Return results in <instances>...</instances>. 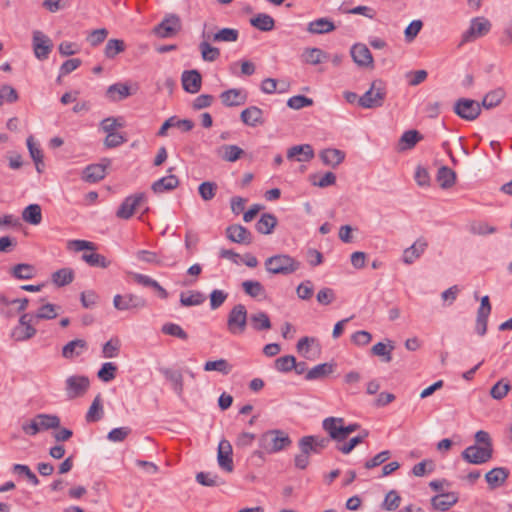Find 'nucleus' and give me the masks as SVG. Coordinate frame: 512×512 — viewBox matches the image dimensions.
<instances>
[{"instance_id": "9", "label": "nucleus", "mask_w": 512, "mask_h": 512, "mask_svg": "<svg viewBox=\"0 0 512 512\" xmlns=\"http://www.w3.org/2000/svg\"><path fill=\"white\" fill-rule=\"evenodd\" d=\"M490 28L491 23L487 19L483 17L473 18L469 29L462 35L461 44L471 42L478 37L486 35L490 31Z\"/></svg>"}, {"instance_id": "61", "label": "nucleus", "mask_w": 512, "mask_h": 512, "mask_svg": "<svg viewBox=\"0 0 512 512\" xmlns=\"http://www.w3.org/2000/svg\"><path fill=\"white\" fill-rule=\"evenodd\" d=\"M108 34L109 32L106 28L95 29L88 33L86 41L90 44V46L97 47L105 41Z\"/></svg>"}, {"instance_id": "27", "label": "nucleus", "mask_w": 512, "mask_h": 512, "mask_svg": "<svg viewBox=\"0 0 512 512\" xmlns=\"http://www.w3.org/2000/svg\"><path fill=\"white\" fill-rule=\"evenodd\" d=\"M509 476V470L504 467H496L485 474V479L491 489H495L505 483Z\"/></svg>"}, {"instance_id": "31", "label": "nucleus", "mask_w": 512, "mask_h": 512, "mask_svg": "<svg viewBox=\"0 0 512 512\" xmlns=\"http://www.w3.org/2000/svg\"><path fill=\"white\" fill-rule=\"evenodd\" d=\"M334 368V363L318 364L307 371L305 379L307 381L324 379L334 371Z\"/></svg>"}, {"instance_id": "32", "label": "nucleus", "mask_w": 512, "mask_h": 512, "mask_svg": "<svg viewBox=\"0 0 512 512\" xmlns=\"http://www.w3.org/2000/svg\"><path fill=\"white\" fill-rule=\"evenodd\" d=\"M395 346L393 341L387 339V343L378 342L371 348V353L375 356L381 357L382 361L389 363L392 361V351Z\"/></svg>"}, {"instance_id": "4", "label": "nucleus", "mask_w": 512, "mask_h": 512, "mask_svg": "<svg viewBox=\"0 0 512 512\" xmlns=\"http://www.w3.org/2000/svg\"><path fill=\"white\" fill-rule=\"evenodd\" d=\"M387 91L385 83L374 80L370 88L358 99V105L365 109H373L383 106Z\"/></svg>"}, {"instance_id": "48", "label": "nucleus", "mask_w": 512, "mask_h": 512, "mask_svg": "<svg viewBox=\"0 0 512 512\" xmlns=\"http://www.w3.org/2000/svg\"><path fill=\"white\" fill-rule=\"evenodd\" d=\"M203 368L207 372L217 371L223 375H228L232 371L233 366L226 359L221 358L215 361H207Z\"/></svg>"}, {"instance_id": "10", "label": "nucleus", "mask_w": 512, "mask_h": 512, "mask_svg": "<svg viewBox=\"0 0 512 512\" xmlns=\"http://www.w3.org/2000/svg\"><path fill=\"white\" fill-rule=\"evenodd\" d=\"M113 305L119 311L142 309L147 306L146 300L135 294H117L113 298Z\"/></svg>"}, {"instance_id": "47", "label": "nucleus", "mask_w": 512, "mask_h": 512, "mask_svg": "<svg viewBox=\"0 0 512 512\" xmlns=\"http://www.w3.org/2000/svg\"><path fill=\"white\" fill-rule=\"evenodd\" d=\"M422 139L423 136L417 130L404 132L399 141L401 150L412 149Z\"/></svg>"}, {"instance_id": "50", "label": "nucleus", "mask_w": 512, "mask_h": 512, "mask_svg": "<svg viewBox=\"0 0 512 512\" xmlns=\"http://www.w3.org/2000/svg\"><path fill=\"white\" fill-rule=\"evenodd\" d=\"M102 417H103L102 399H101V395L98 394L94 398V400L86 414V421L87 422H97Z\"/></svg>"}, {"instance_id": "42", "label": "nucleus", "mask_w": 512, "mask_h": 512, "mask_svg": "<svg viewBox=\"0 0 512 512\" xmlns=\"http://www.w3.org/2000/svg\"><path fill=\"white\" fill-rule=\"evenodd\" d=\"M22 218L31 225H38L42 221V211L38 204H30L24 208Z\"/></svg>"}, {"instance_id": "15", "label": "nucleus", "mask_w": 512, "mask_h": 512, "mask_svg": "<svg viewBox=\"0 0 512 512\" xmlns=\"http://www.w3.org/2000/svg\"><path fill=\"white\" fill-rule=\"evenodd\" d=\"M182 87L184 91L190 94H196L202 87L201 73L196 70H185L181 76Z\"/></svg>"}, {"instance_id": "37", "label": "nucleus", "mask_w": 512, "mask_h": 512, "mask_svg": "<svg viewBox=\"0 0 512 512\" xmlns=\"http://www.w3.org/2000/svg\"><path fill=\"white\" fill-rule=\"evenodd\" d=\"M249 321L252 328L257 332L269 330L272 326L268 314L263 311L251 314Z\"/></svg>"}, {"instance_id": "43", "label": "nucleus", "mask_w": 512, "mask_h": 512, "mask_svg": "<svg viewBox=\"0 0 512 512\" xmlns=\"http://www.w3.org/2000/svg\"><path fill=\"white\" fill-rule=\"evenodd\" d=\"M11 275L19 280H30L35 276V267L31 264L20 263L12 267Z\"/></svg>"}, {"instance_id": "40", "label": "nucleus", "mask_w": 512, "mask_h": 512, "mask_svg": "<svg viewBox=\"0 0 512 512\" xmlns=\"http://www.w3.org/2000/svg\"><path fill=\"white\" fill-rule=\"evenodd\" d=\"M250 24L260 31L268 32L274 29V19L265 13H259L255 17L250 19Z\"/></svg>"}, {"instance_id": "34", "label": "nucleus", "mask_w": 512, "mask_h": 512, "mask_svg": "<svg viewBox=\"0 0 512 512\" xmlns=\"http://www.w3.org/2000/svg\"><path fill=\"white\" fill-rule=\"evenodd\" d=\"M436 180L442 189H449L456 182V173L447 166H441L438 169Z\"/></svg>"}, {"instance_id": "29", "label": "nucleus", "mask_w": 512, "mask_h": 512, "mask_svg": "<svg viewBox=\"0 0 512 512\" xmlns=\"http://www.w3.org/2000/svg\"><path fill=\"white\" fill-rule=\"evenodd\" d=\"M87 348L88 345L84 339H75L63 346L62 356L66 359H73L80 356Z\"/></svg>"}, {"instance_id": "36", "label": "nucleus", "mask_w": 512, "mask_h": 512, "mask_svg": "<svg viewBox=\"0 0 512 512\" xmlns=\"http://www.w3.org/2000/svg\"><path fill=\"white\" fill-rule=\"evenodd\" d=\"M334 23L327 18H319L308 24L307 31L312 34H325L335 30Z\"/></svg>"}, {"instance_id": "33", "label": "nucleus", "mask_w": 512, "mask_h": 512, "mask_svg": "<svg viewBox=\"0 0 512 512\" xmlns=\"http://www.w3.org/2000/svg\"><path fill=\"white\" fill-rule=\"evenodd\" d=\"M106 175V166L102 164H92L83 171V179L89 183H96L102 180Z\"/></svg>"}, {"instance_id": "16", "label": "nucleus", "mask_w": 512, "mask_h": 512, "mask_svg": "<svg viewBox=\"0 0 512 512\" xmlns=\"http://www.w3.org/2000/svg\"><path fill=\"white\" fill-rule=\"evenodd\" d=\"M331 440L333 439L330 436L308 435L300 438L298 446H306L311 453L320 454L329 446Z\"/></svg>"}, {"instance_id": "28", "label": "nucleus", "mask_w": 512, "mask_h": 512, "mask_svg": "<svg viewBox=\"0 0 512 512\" xmlns=\"http://www.w3.org/2000/svg\"><path fill=\"white\" fill-rule=\"evenodd\" d=\"M161 374L172 384V388L178 396H181L184 389L183 375L180 371L171 368H160Z\"/></svg>"}, {"instance_id": "24", "label": "nucleus", "mask_w": 512, "mask_h": 512, "mask_svg": "<svg viewBox=\"0 0 512 512\" xmlns=\"http://www.w3.org/2000/svg\"><path fill=\"white\" fill-rule=\"evenodd\" d=\"M314 157V150L310 144L295 145L288 149L287 158H296L298 162H308Z\"/></svg>"}, {"instance_id": "39", "label": "nucleus", "mask_w": 512, "mask_h": 512, "mask_svg": "<svg viewBox=\"0 0 512 512\" xmlns=\"http://www.w3.org/2000/svg\"><path fill=\"white\" fill-rule=\"evenodd\" d=\"M277 225V218L270 213H263L255 225L256 230L261 234H271Z\"/></svg>"}, {"instance_id": "12", "label": "nucleus", "mask_w": 512, "mask_h": 512, "mask_svg": "<svg viewBox=\"0 0 512 512\" xmlns=\"http://www.w3.org/2000/svg\"><path fill=\"white\" fill-rule=\"evenodd\" d=\"M146 199L144 193H136L126 197L123 202L120 204L116 216L120 219H130L136 208L141 205V203Z\"/></svg>"}, {"instance_id": "52", "label": "nucleus", "mask_w": 512, "mask_h": 512, "mask_svg": "<svg viewBox=\"0 0 512 512\" xmlns=\"http://www.w3.org/2000/svg\"><path fill=\"white\" fill-rule=\"evenodd\" d=\"M37 421L41 430L58 429L60 418L57 415L38 414Z\"/></svg>"}, {"instance_id": "8", "label": "nucleus", "mask_w": 512, "mask_h": 512, "mask_svg": "<svg viewBox=\"0 0 512 512\" xmlns=\"http://www.w3.org/2000/svg\"><path fill=\"white\" fill-rule=\"evenodd\" d=\"M492 455L493 447H481L478 445H471L461 453V457L466 462L475 465L488 462L492 458Z\"/></svg>"}, {"instance_id": "5", "label": "nucleus", "mask_w": 512, "mask_h": 512, "mask_svg": "<svg viewBox=\"0 0 512 512\" xmlns=\"http://www.w3.org/2000/svg\"><path fill=\"white\" fill-rule=\"evenodd\" d=\"M248 313L245 305L237 304L228 313L227 330L231 335L238 336L247 329Z\"/></svg>"}, {"instance_id": "38", "label": "nucleus", "mask_w": 512, "mask_h": 512, "mask_svg": "<svg viewBox=\"0 0 512 512\" xmlns=\"http://www.w3.org/2000/svg\"><path fill=\"white\" fill-rule=\"evenodd\" d=\"M244 150L237 145H222L218 149V155L227 162H235L244 155Z\"/></svg>"}, {"instance_id": "25", "label": "nucleus", "mask_w": 512, "mask_h": 512, "mask_svg": "<svg viewBox=\"0 0 512 512\" xmlns=\"http://www.w3.org/2000/svg\"><path fill=\"white\" fill-rule=\"evenodd\" d=\"M241 121L250 127H256L264 123L263 111L257 106H250L240 114Z\"/></svg>"}, {"instance_id": "6", "label": "nucleus", "mask_w": 512, "mask_h": 512, "mask_svg": "<svg viewBox=\"0 0 512 512\" xmlns=\"http://www.w3.org/2000/svg\"><path fill=\"white\" fill-rule=\"evenodd\" d=\"M453 111L466 121H474L481 114V105L475 100L460 98L454 103Z\"/></svg>"}, {"instance_id": "64", "label": "nucleus", "mask_w": 512, "mask_h": 512, "mask_svg": "<svg viewBox=\"0 0 512 512\" xmlns=\"http://www.w3.org/2000/svg\"><path fill=\"white\" fill-rule=\"evenodd\" d=\"M313 105V99L304 95H296L288 99L287 106L294 110H299L304 107Z\"/></svg>"}, {"instance_id": "56", "label": "nucleus", "mask_w": 512, "mask_h": 512, "mask_svg": "<svg viewBox=\"0 0 512 512\" xmlns=\"http://www.w3.org/2000/svg\"><path fill=\"white\" fill-rule=\"evenodd\" d=\"M124 126L125 122L122 117H107L100 123V128L106 134L115 133L117 128H123Z\"/></svg>"}, {"instance_id": "14", "label": "nucleus", "mask_w": 512, "mask_h": 512, "mask_svg": "<svg viewBox=\"0 0 512 512\" xmlns=\"http://www.w3.org/2000/svg\"><path fill=\"white\" fill-rule=\"evenodd\" d=\"M52 40L41 31L33 32V50L36 58L45 60L52 51Z\"/></svg>"}, {"instance_id": "51", "label": "nucleus", "mask_w": 512, "mask_h": 512, "mask_svg": "<svg viewBox=\"0 0 512 512\" xmlns=\"http://www.w3.org/2000/svg\"><path fill=\"white\" fill-rule=\"evenodd\" d=\"M199 50L201 52V57L206 62H214L220 57V49L212 46L207 41H202L199 44Z\"/></svg>"}, {"instance_id": "3", "label": "nucleus", "mask_w": 512, "mask_h": 512, "mask_svg": "<svg viewBox=\"0 0 512 512\" xmlns=\"http://www.w3.org/2000/svg\"><path fill=\"white\" fill-rule=\"evenodd\" d=\"M265 269L271 274L289 275L300 268V262L287 254H277L265 260Z\"/></svg>"}, {"instance_id": "7", "label": "nucleus", "mask_w": 512, "mask_h": 512, "mask_svg": "<svg viewBox=\"0 0 512 512\" xmlns=\"http://www.w3.org/2000/svg\"><path fill=\"white\" fill-rule=\"evenodd\" d=\"M65 383V391L68 399H75L84 396L90 387V380L84 375L69 376Z\"/></svg>"}, {"instance_id": "30", "label": "nucleus", "mask_w": 512, "mask_h": 512, "mask_svg": "<svg viewBox=\"0 0 512 512\" xmlns=\"http://www.w3.org/2000/svg\"><path fill=\"white\" fill-rule=\"evenodd\" d=\"M202 37L213 42H236L239 38V31L234 28H222L212 35L203 32Z\"/></svg>"}, {"instance_id": "60", "label": "nucleus", "mask_w": 512, "mask_h": 512, "mask_svg": "<svg viewBox=\"0 0 512 512\" xmlns=\"http://www.w3.org/2000/svg\"><path fill=\"white\" fill-rule=\"evenodd\" d=\"M217 188L215 182L205 181L199 185L198 192L204 201H210L215 197Z\"/></svg>"}, {"instance_id": "55", "label": "nucleus", "mask_w": 512, "mask_h": 512, "mask_svg": "<svg viewBox=\"0 0 512 512\" xmlns=\"http://www.w3.org/2000/svg\"><path fill=\"white\" fill-rule=\"evenodd\" d=\"M81 258L92 267L107 268L111 264L105 256L98 253H84Z\"/></svg>"}, {"instance_id": "2", "label": "nucleus", "mask_w": 512, "mask_h": 512, "mask_svg": "<svg viewBox=\"0 0 512 512\" xmlns=\"http://www.w3.org/2000/svg\"><path fill=\"white\" fill-rule=\"evenodd\" d=\"M322 427L333 440L343 442L351 433L358 430L360 425L357 423H351L345 426L343 418L328 417L323 420Z\"/></svg>"}, {"instance_id": "17", "label": "nucleus", "mask_w": 512, "mask_h": 512, "mask_svg": "<svg viewBox=\"0 0 512 512\" xmlns=\"http://www.w3.org/2000/svg\"><path fill=\"white\" fill-rule=\"evenodd\" d=\"M350 54L359 67H373L372 54L365 44H354L350 49Z\"/></svg>"}, {"instance_id": "18", "label": "nucleus", "mask_w": 512, "mask_h": 512, "mask_svg": "<svg viewBox=\"0 0 512 512\" xmlns=\"http://www.w3.org/2000/svg\"><path fill=\"white\" fill-rule=\"evenodd\" d=\"M226 236L234 243L245 245L251 244L253 239L251 232L246 227L239 224L228 226L226 228Z\"/></svg>"}, {"instance_id": "35", "label": "nucleus", "mask_w": 512, "mask_h": 512, "mask_svg": "<svg viewBox=\"0 0 512 512\" xmlns=\"http://www.w3.org/2000/svg\"><path fill=\"white\" fill-rule=\"evenodd\" d=\"M131 95L130 87L124 83H115L108 87L106 96L111 101H121Z\"/></svg>"}, {"instance_id": "54", "label": "nucleus", "mask_w": 512, "mask_h": 512, "mask_svg": "<svg viewBox=\"0 0 512 512\" xmlns=\"http://www.w3.org/2000/svg\"><path fill=\"white\" fill-rule=\"evenodd\" d=\"M36 332L37 331L33 327V325H25V326L18 325L13 329L11 336L16 341H26V340H29L32 337H34Z\"/></svg>"}, {"instance_id": "45", "label": "nucleus", "mask_w": 512, "mask_h": 512, "mask_svg": "<svg viewBox=\"0 0 512 512\" xmlns=\"http://www.w3.org/2000/svg\"><path fill=\"white\" fill-rule=\"evenodd\" d=\"M126 44L121 39H109L104 49V55L108 59H114L118 54L124 52Z\"/></svg>"}, {"instance_id": "46", "label": "nucleus", "mask_w": 512, "mask_h": 512, "mask_svg": "<svg viewBox=\"0 0 512 512\" xmlns=\"http://www.w3.org/2000/svg\"><path fill=\"white\" fill-rule=\"evenodd\" d=\"M510 381L506 378L500 379L490 389V396L495 400H502L511 390Z\"/></svg>"}, {"instance_id": "57", "label": "nucleus", "mask_w": 512, "mask_h": 512, "mask_svg": "<svg viewBox=\"0 0 512 512\" xmlns=\"http://www.w3.org/2000/svg\"><path fill=\"white\" fill-rule=\"evenodd\" d=\"M244 292L250 297L256 298L265 294V288L259 281L247 280L242 283Z\"/></svg>"}, {"instance_id": "63", "label": "nucleus", "mask_w": 512, "mask_h": 512, "mask_svg": "<svg viewBox=\"0 0 512 512\" xmlns=\"http://www.w3.org/2000/svg\"><path fill=\"white\" fill-rule=\"evenodd\" d=\"M161 331L166 335L174 336L182 340L188 339V334L182 329L180 325L175 323L164 324Z\"/></svg>"}, {"instance_id": "19", "label": "nucleus", "mask_w": 512, "mask_h": 512, "mask_svg": "<svg viewBox=\"0 0 512 512\" xmlns=\"http://www.w3.org/2000/svg\"><path fill=\"white\" fill-rule=\"evenodd\" d=\"M220 100L226 107L244 105L247 101V93L242 89L231 88L220 94Z\"/></svg>"}, {"instance_id": "11", "label": "nucleus", "mask_w": 512, "mask_h": 512, "mask_svg": "<svg viewBox=\"0 0 512 512\" xmlns=\"http://www.w3.org/2000/svg\"><path fill=\"white\" fill-rule=\"evenodd\" d=\"M181 29V20L176 14H168L154 28V33L160 38H169L178 33Z\"/></svg>"}, {"instance_id": "23", "label": "nucleus", "mask_w": 512, "mask_h": 512, "mask_svg": "<svg viewBox=\"0 0 512 512\" xmlns=\"http://www.w3.org/2000/svg\"><path fill=\"white\" fill-rule=\"evenodd\" d=\"M345 152L336 148L323 149L319 153V157L324 165L336 168L345 159Z\"/></svg>"}, {"instance_id": "20", "label": "nucleus", "mask_w": 512, "mask_h": 512, "mask_svg": "<svg viewBox=\"0 0 512 512\" xmlns=\"http://www.w3.org/2000/svg\"><path fill=\"white\" fill-rule=\"evenodd\" d=\"M428 242L424 237H419L410 247L403 251L402 261L410 265L425 252Z\"/></svg>"}, {"instance_id": "59", "label": "nucleus", "mask_w": 512, "mask_h": 512, "mask_svg": "<svg viewBox=\"0 0 512 512\" xmlns=\"http://www.w3.org/2000/svg\"><path fill=\"white\" fill-rule=\"evenodd\" d=\"M117 366L112 362H106L102 364L99 369L97 376L103 382H110L116 377Z\"/></svg>"}, {"instance_id": "53", "label": "nucleus", "mask_w": 512, "mask_h": 512, "mask_svg": "<svg viewBox=\"0 0 512 512\" xmlns=\"http://www.w3.org/2000/svg\"><path fill=\"white\" fill-rule=\"evenodd\" d=\"M196 481L207 487H214L224 484V480H222L217 474H213L210 472H199L196 474Z\"/></svg>"}, {"instance_id": "58", "label": "nucleus", "mask_w": 512, "mask_h": 512, "mask_svg": "<svg viewBox=\"0 0 512 512\" xmlns=\"http://www.w3.org/2000/svg\"><path fill=\"white\" fill-rule=\"evenodd\" d=\"M204 301L205 296L199 291H192L190 292L189 296H186L185 293H181L180 295V303L182 306H198L201 305Z\"/></svg>"}, {"instance_id": "13", "label": "nucleus", "mask_w": 512, "mask_h": 512, "mask_svg": "<svg viewBox=\"0 0 512 512\" xmlns=\"http://www.w3.org/2000/svg\"><path fill=\"white\" fill-rule=\"evenodd\" d=\"M233 449L230 442L226 439H222L219 442L218 449H217V462L219 467L228 472L231 473L234 470V464H233Z\"/></svg>"}, {"instance_id": "41", "label": "nucleus", "mask_w": 512, "mask_h": 512, "mask_svg": "<svg viewBox=\"0 0 512 512\" xmlns=\"http://www.w3.org/2000/svg\"><path fill=\"white\" fill-rule=\"evenodd\" d=\"M305 63L317 65L328 59V54L320 48H306L302 54Z\"/></svg>"}, {"instance_id": "22", "label": "nucleus", "mask_w": 512, "mask_h": 512, "mask_svg": "<svg viewBox=\"0 0 512 512\" xmlns=\"http://www.w3.org/2000/svg\"><path fill=\"white\" fill-rule=\"evenodd\" d=\"M194 125V122L190 119H178L176 116H172L162 124L157 132V135L160 137L166 136L167 130L173 126H177V128L181 129L182 131L188 132L194 128Z\"/></svg>"}, {"instance_id": "49", "label": "nucleus", "mask_w": 512, "mask_h": 512, "mask_svg": "<svg viewBox=\"0 0 512 512\" xmlns=\"http://www.w3.org/2000/svg\"><path fill=\"white\" fill-rule=\"evenodd\" d=\"M504 96L505 92L501 88L490 91L484 96L481 105L486 109L494 108L501 103Z\"/></svg>"}, {"instance_id": "26", "label": "nucleus", "mask_w": 512, "mask_h": 512, "mask_svg": "<svg viewBox=\"0 0 512 512\" xmlns=\"http://www.w3.org/2000/svg\"><path fill=\"white\" fill-rule=\"evenodd\" d=\"M179 184V178L176 175L170 174L155 181L151 189L154 193L161 194L176 189Z\"/></svg>"}, {"instance_id": "44", "label": "nucleus", "mask_w": 512, "mask_h": 512, "mask_svg": "<svg viewBox=\"0 0 512 512\" xmlns=\"http://www.w3.org/2000/svg\"><path fill=\"white\" fill-rule=\"evenodd\" d=\"M74 280V271L71 268H62L52 274V282L57 287H63Z\"/></svg>"}, {"instance_id": "62", "label": "nucleus", "mask_w": 512, "mask_h": 512, "mask_svg": "<svg viewBox=\"0 0 512 512\" xmlns=\"http://www.w3.org/2000/svg\"><path fill=\"white\" fill-rule=\"evenodd\" d=\"M274 366L277 371L288 373L295 367V357L292 355L279 357L275 360Z\"/></svg>"}, {"instance_id": "1", "label": "nucleus", "mask_w": 512, "mask_h": 512, "mask_svg": "<svg viewBox=\"0 0 512 512\" xmlns=\"http://www.w3.org/2000/svg\"><path fill=\"white\" fill-rule=\"evenodd\" d=\"M292 443L289 435L282 430H269L259 437V447L261 450H256L252 453V458H259L264 460V453H276L284 450Z\"/></svg>"}, {"instance_id": "21", "label": "nucleus", "mask_w": 512, "mask_h": 512, "mask_svg": "<svg viewBox=\"0 0 512 512\" xmlns=\"http://www.w3.org/2000/svg\"><path fill=\"white\" fill-rule=\"evenodd\" d=\"M459 500L457 492H445L435 495L431 498V506L438 511H447Z\"/></svg>"}]
</instances>
